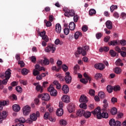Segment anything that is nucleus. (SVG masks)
<instances>
[{"instance_id":"1","label":"nucleus","mask_w":126,"mask_h":126,"mask_svg":"<svg viewBox=\"0 0 126 126\" xmlns=\"http://www.w3.org/2000/svg\"><path fill=\"white\" fill-rule=\"evenodd\" d=\"M77 51L75 52V55L77 58L79 57V55H82L84 56H86L87 52L89 51V46L86 45L82 47H78Z\"/></svg>"},{"instance_id":"2","label":"nucleus","mask_w":126,"mask_h":126,"mask_svg":"<svg viewBox=\"0 0 126 126\" xmlns=\"http://www.w3.org/2000/svg\"><path fill=\"white\" fill-rule=\"evenodd\" d=\"M40 117V112L39 111H36L35 113H33L30 115V118H28L26 120V123L28 124H32L33 122L37 121V119Z\"/></svg>"},{"instance_id":"3","label":"nucleus","mask_w":126,"mask_h":126,"mask_svg":"<svg viewBox=\"0 0 126 126\" xmlns=\"http://www.w3.org/2000/svg\"><path fill=\"white\" fill-rule=\"evenodd\" d=\"M11 76V70L8 68L6 71L5 72V74H0V77L1 78H6L7 79H9L10 77Z\"/></svg>"},{"instance_id":"4","label":"nucleus","mask_w":126,"mask_h":126,"mask_svg":"<svg viewBox=\"0 0 126 126\" xmlns=\"http://www.w3.org/2000/svg\"><path fill=\"white\" fill-rule=\"evenodd\" d=\"M64 15L67 17H72L75 15V12H74V10H69L67 9L65 10Z\"/></svg>"},{"instance_id":"5","label":"nucleus","mask_w":126,"mask_h":126,"mask_svg":"<svg viewBox=\"0 0 126 126\" xmlns=\"http://www.w3.org/2000/svg\"><path fill=\"white\" fill-rule=\"evenodd\" d=\"M47 90L50 93L51 96H57V90L54 88V85H51L49 88H48Z\"/></svg>"},{"instance_id":"6","label":"nucleus","mask_w":126,"mask_h":126,"mask_svg":"<svg viewBox=\"0 0 126 126\" xmlns=\"http://www.w3.org/2000/svg\"><path fill=\"white\" fill-rule=\"evenodd\" d=\"M30 112H31V107L29 106V105H26L23 108V113L24 116H27L30 114Z\"/></svg>"},{"instance_id":"7","label":"nucleus","mask_w":126,"mask_h":126,"mask_svg":"<svg viewBox=\"0 0 126 126\" xmlns=\"http://www.w3.org/2000/svg\"><path fill=\"white\" fill-rule=\"evenodd\" d=\"M45 52L49 53V52H52V53H55V51H56V48L55 47V45L53 44H50L47 47L45 48Z\"/></svg>"},{"instance_id":"8","label":"nucleus","mask_w":126,"mask_h":126,"mask_svg":"<svg viewBox=\"0 0 126 126\" xmlns=\"http://www.w3.org/2000/svg\"><path fill=\"white\" fill-rule=\"evenodd\" d=\"M92 114H93L94 116L96 115L97 119H101V110H100V107H97L94 111H92Z\"/></svg>"},{"instance_id":"9","label":"nucleus","mask_w":126,"mask_h":126,"mask_svg":"<svg viewBox=\"0 0 126 126\" xmlns=\"http://www.w3.org/2000/svg\"><path fill=\"white\" fill-rule=\"evenodd\" d=\"M84 76L85 77L86 79H81L80 81L82 82V83H83L84 84H86L87 82H88V80L90 82L92 80L91 77L87 75V74L86 73H85L84 74Z\"/></svg>"},{"instance_id":"10","label":"nucleus","mask_w":126,"mask_h":126,"mask_svg":"<svg viewBox=\"0 0 126 126\" xmlns=\"http://www.w3.org/2000/svg\"><path fill=\"white\" fill-rule=\"evenodd\" d=\"M65 81L66 83L69 84L71 82V76H70V73L67 71L65 73V76L64 77Z\"/></svg>"},{"instance_id":"11","label":"nucleus","mask_w":126,"mask_h":126,"mask_svg":"<svg viewBox=\"0 0 126 126\" xmlns=\"http://www.w3.org/2000/svg\"><path fill=\"white\" fill-rule=\"evenodd\" d=\"M94 67L96 69H99V70H103L105 68V64L104 63H96L94 64Z\"/></svg>"},{"instance_id":"12","label":"nucleus","mask_w":126,"mask_h":126,"mask_svg":"<svg viewBox=\"0 0 126 126\" xmlns=\"http://www.w3.org/2000/svg\"><path fill=\"white\" fill-rule=\"evenodd\" d=\"M62 100L64 103H69L70 102V97L69 96L65 94L62 96Z\"/></svg>"},{"instance_id":"13","label":"nucleus","mask_w":126,"mask_h":126,"mask_svg":"<svg viewBox=\"0 0 126 126\" xmlns=\"http://www.w3.org/2000/svg\"><path fill=\"white\" fill-rule=\"evenodd\" d=\"M67 110L69 113H72V112H74L75 110V108L74 107V104L70 103L67 106Z\"/></svg>"},{"instance_id":"14","label":"nucleus","mask_w":126,"mask_h":126,"mask_svg":"<svg viewBox=\"0 0 126 126\" xmlns=\"http://www.w3.org/2000/svg\"><path fill=\"white\" fill-rule=\"evenodd\" d=\"M62 68V63H59L56 66H53L52 67V69L55 71L59 72L60 69Z\"/></svg>"},{"instance_id":"15","label":"nucleus","mask_w":126,"mask_h":126,"mask_svg":"<svg viewBox=\"0 0 126 126\" xmlns=\"http://www.w3.org/2000/svg\"><path fill=\"white\" fill-rule=\"evenodd\" d=\"M105 26L107 28V29H109V30H111V29H112L113 28V23H112V21L108 20L106 22Z\"/></svg>"},{"instance_id":"16","label":"nucleus","mask_w":126,"mask_h":126,"mask_svg":"<svg viewBox=\"0 0 126 126\" xmlns=\"http://www.w3.org/2000/svg\"><path fill=\"white\" fill-rule=\"evenodd\" d=\"M34 69L38 70V71H41V70H43V71H46V69L45 68V67L40 66L39 64H35L34 65Z\"/></svg>"},{"instance_id":"17","label":"nucleus","mask_w":126,"mask_h":126,"mask_svg":"<svg viewBox=\"0 0 126 126\" xmlns=\"http://www.w3.org/2000/svg\"><path fill=\"white\" fill-rule=\"evenodd\" d=\"M79 102L80 103H87V102H88V100L85 95H82L80 96Z\"/></svg>"},{"instance_id":"18","label":"nucleus","mask_w":126,"mask_h":126,"mask_svg":"<svg viewBox=\"0 0 126 126\" xmlns=\"http://www.w3.org/2000/svg\"><path fill=\"white\" fill-rule=\"evenodd\" d=\"M62 90L64 94H67L69 92V88L66 85H63L62 87Z\"/></svg>"},{"instance_id":"19","label":"nucleus","mask_w":126,"mask_h":126,"mask_svg":"<svg viewBox=\"0 0 126 126\" xmlns=\"http://www.w3.org/2000/svg\"><path fill=\"white\" fill-rule=\"evenodd\" d=\"M55 31L58 34H60L61 32L62 31V27L61 26V24H57L55 26Z\"/></svg>"},{"instance_id":"20","label":"nucleus","mask_w":126,"mask_h":126,"mask_svg":"<svg viewBox=\"0 0 126 126\" xmlns=\"http://www.w3.org/2000/svg\"><path fill=\"white\" fill-rule=\"evenodd\" d=\"M42 100L43 101H49L50 100V95L48 94H42Z\"/></svg>"},{"instance_id":"21","label":"nucleus","mask_w":126,"mask_h":126,"mask_svg":"<svg viewBox=\"0 0 126 126\" xmlns=\"http://www.w3.org/2000/svg\"><path fill=\"white\" fill-rule=\"evenodd\" d=\"M56 115L58 117H62L63 115V108H59L56 111Z\"/></svg>"},{"instance_id":"22","label":"nucleus","mask_w":126,"mask_h":126,"mask_svg":"<svg viewBox=\"0 0 126 126\" xmlns=\"http://www.w3.org/2000/svg\"><path fill=\"white\" fill-rule=\"evenodd\" d=\"M15 59L18 61V63H24V62L21 60L20 54H16L15 56Z\"/></svg>"},{"instance_id":"23","label":"nucleus","mask_w":126,"mask_h":126,"mask_svg":"<svg viewBox=\"0 0 126 126\" xmlns=\"http://www.w3.org/2000/svg\"><path fill=\"white\" fill-rule=\"evenodd\" d=\"M13 110L14 112H19L20 111V106L18 104L13 105Z\"/></svg>"},{"instance_id":"24","label":"nucleus","mask_w":126,"mask_h":126,"mask_svg":"<svg viewBox=\"0 0 126 126\" xmlns=\"http://www.w3.org/2000/svg\"><path fill=\"white\" fill-rule=\"evenodd\" d=\"M75 23L74 22H70L69 24V28L70 30L73 31L75 29Z\"/></svg>"},{"instance_id":"25","label":"nucleus","mask_w":126,"mask_h":126,"mask_svg":"<svg viewBox=\"0 0 126 126\" xmlns=\"http://www.w3.org/2000/svg\"><path fill=\"white\" fill-rule=\"evenodd\" d=\"M16 122L18 123H20V124H24V123H26V120L23 117H21L19 118L18 119L16 120Z\"/></svg>"},{"instance_id":"26","label":"nucleus","mask_w":126,"mask_h":126,"mask_svg":"<svg viewBox=\"0 0 126 126\" xmlns=\"http://www.w3.org/2000/svg\"><path fill=\"white\" fill-rule=\"evenodd\" d=\"M82 36V33L80 32H76L74 34V38L76 40H77L79 37H81Z\"/></svg>"},{"instance_id":"27","label":"nucleus","mask_w":126,"mask_h":126,"mask_svg":"<svg viewBox=\"0 0 126 126\" xmlns=\"http://www.w3.org/2000/svg\"><path fill=\"white\" fill-rule=\"evenodd\" d=\"M84 113L85 111L84 110L81 109L77 112L76 115L79 117H82V116H84Z\"/></svg>"},{"instance_id":"28","label":"nucleus","mask_w":126,"mask_h":126,"mask_svg":"<svg viewBox=\"0 0 126 126\" xmlns=\"http://www.w3.org/2000/svg\"><path fill=\"white\" fill-rule=\"evenodd\" d=\"M110 113L111 115H113V116L115 115H117L118 113V110L116 107H113L111 109Z\"/></svg>"},{"instance_id":"29","label":"nucleus","mask_w":126,"mask_h":126,"mask_svg":"<svg viewBox=\"0 0 126 126\" xmlns=\"http://www.w3.org/2000/svg\"><path fill=\"white\" fill-rule=\"evenodd\" d=\"M114 71L117 74H120L122 72V69L119 67H116L114 68Z\"/></svg>"},{"instance_id":"30","label":"nucleus","mask_w":126,"mask_h":126,"mask_svg":"<svg viewBox=\"0 0 126 126\" xmlns=\"http://www.w3.org/2000/svg\"><path fill=\"white\" fill-rule=\"evenodd\" d=\"M109 50H110V48H109V47L105 46L103 48L100 47L99 48V52H100L101 53H102L103 51H104V52H108Z\"/></svg>"},{"instance_id":"31","label":"nucleus","mask_w":126,"mask_h":126,"mask_svg":"<svg viewBox=\"0 0 126 126\" xmlns=\"http://www.w3.org/2000/svg\"><path fill=\"white\" fill-rule=\"evenodd\" d=\"M109 54L112 58H115V57L118 55V53L115 52V51L113 50H110Z\"/></svg>"},{"instance_id":"32","label":"nucleus","mask_w":126,"mask_h":126,"mask_svg":"<svg viewBox=\"0 0 126 126\" xmlns=\"http://www.w3.org/2000/svg\"><path fill=\"white\" fill-rule=\"evenodd\" d=\"M84 116L86 119H88L91 117V112L89 111H86L84 113Z\"/></svg>"},{"instance_id":"33","label":"nucleus","mask_w":126,"mask_h":126,"mask_svg":"<svg viewBox=\"0 0 126 126\" xmlns=\"http://www.w3.org/2000/svg\"><path fill=\"white\" fill-rule=\"evenodd\" d=\"M117 44H118V41L116 40H112L108 42V45L109 46H116Z\"/></svg>"},{"instance_id":"34","label":"nucleus","mask_w":126,"mask_h":126,"mask_svg":"<svg viewBox=\"0 0 126 126\" xmlns=\"http://www.w3.org/2000/svg\"><path fill=\"white\" fill-rule=\"evenodd\" d=\"M0 106H7L8 105V101L6 100H1L0 101Z\"/></svg>"},{"instance_id":"35","label":"nucleus","mask_w":126,"mask_h":126,"mask_svg":"<svg viewBox=\"0 0 126 126\" xmlns=\"http://www.w3.org/2000/svg\"><path fill=\"white\" fill-rule=\"evenodd\" d=\"M21 72L23 75H27L29 73V71L26 68H23Z\"/></svg>"},{"instance_id":"36","label":"nucleus","mask_w":126,"mask_h":126,"mask_svg":"<svg viewBox=\"0 0 126 126\" xmlns=\"http://www.w3.org/2000/svg\"><path fill=\"white\" fill-rule=\"evenodd\" d=\"M35 90L36 91H39L40 93H42L43 92V88H42V86L40 85H38L36 86Z\"/></svg>"},{"instance_id":"37","label":"nucleus","mask_w":126,"mask_h":126,"mask_svg":"<svg viewBox=\"0 0 126 126\" xmlns=\"http://www.w3.org/2000/svg\"><path fill=\"white\" fill-rule=\"evenodd\" d=\"M101 118H104V119H108L109 118V114L107 113H102L100 114Z\"/></svg>"},{"instance_id":"38","label":"nucleus","mask_w":126,"mask_h":126,"mask_svg":"<svg viewBox=\"0 0 126 126\" xmlns=\"http://www.w3.org/2000/svg\"><path fill=\"white\" fill-rule=\"evenodd\" d=\"M32 74L34 76H37L40 74V71L36 70V69H34L32 71Z\"/></svg>"},{"instance_id":"39","label":"nucleus","mask_w":126,"mask_h":126,"mask_svg":"<svg viewBox=\"0 0 126 126\" xmlns=\"http://www.w3.org/2000/svg\"><path fill=\"white\" fill-rule=\"evenodd\" d=\"M61 67L63 69V71H67V70H68V67L65 65V64H63V65H62L61 64Z\"/></svg>"},{"instance_id":"40","label":"nucleus","mask_w":126,"mask_h":126,"mask_svg":"<svg viewBox=\"0 0 126 126\" xmlns=\"http://www.w3.org/2000/svg\"><path fill=\"white\" fill-rule=\"evenodd\" d=\"M40 63H50V60L49 59L45 58L44 60H40Z\"/></svg>"},{"instance_id":"41","label":"nucleus","mask_w":126,"mask_h":126,"mask_svg":"<svg viewBox=\"0 0 126 126\" xmlns=\"http://www.w3.org/2000/svg\"><path fill=\"white\" fill-rule=\"evenodd\" d=\"M60 124L61 126H66V125H67V122H66V120L62 119L60 121Z\"/></svg>"},{"instance_id":"42","label":"nucleus","mask_w":126,"mask_h":126,"mask_svg":"<svg viewBox=\"0 0 126 126\" xmlns=\"http://www.w3.org/2000/svg\"><path fill=\"white\" fill-rule=\"evenodd\" d=\"M107 90L109 93H112L113 92V90H114L113 87H112V86H107Z\"/></svg>"},{"instance_id":"43","label":"nucleus","mask_w":126,"mask_h":126,"mask_svg":"<svg viewBox=\"0 0 126 126\" xmlns=\"http://www.w3.org/2000/svg\"><path fill=\"white\" fill-rule=\"evenodd\" d=\"M116 121L115 119H112L109 121V125L111 126H116Z\"/></svg>"},{"instance_id":"44","label":"nucleus","mask_w":126,"mask_h":126,"mask_svg":"<svg viewBox=\"0 0 126 126\" xmlns=\"http://www.w3.org/2000/svg\"><path fill=\"white\" fill-rule=\"evenodd\" d=\"M30 61H31L32 63H36V58L35 56H32L29 58Z\"/></svg>"},{"instance_id":"45","label":"nucleus","mask_w":126,"mask_h":126,"mask_svg":"<svg viewBox=\"0 0 126 126\" xmlns=\"http://www.w3.org/2000/svg\"><path fill=\"white\" fill-rule=\"evenodd\" d=\"M115 9H118V6L117 5H112L111 6H110V11H111V12H114V10H115Z\"/></svg>"},{"instance_id":"46","label":"nucleus","mask_w":126,"mask_h":126,"mask_svg":"<svg viewBox=\"0 0 126 126\" xmlns=\"http://www.w3.org/2000/svg\"><path fill=\"white\" fill-rule=\"evenodd\" d=\"M44 23H45L46 27H50L52 26V23L50 21H47V20H44Z\"/></svg>"},{"instance_id":"47","label":"nucleus","mask_w":126,"mask_h":126,"mask_svg":"<svg viewBox=\"0 0 126 126\" xmlns=\"http://www.w3.org/2000/svg\"><path fill=\"white\" fill-rule=\"evenodd\" d=\"M98 96L99 97V98H101V99H104V98H105V94L104 93V92H100L98 93Z\"/></svg>"},{"instance_id":"48","label":"nucleus","mask_w":126,"mask_h":126,"mask_svg":"<svg viewBox=\"0 0 126 126\" xmlns=\"http://www.w3.org/2000/svg\"><path fill=\"white\" fill-rule=\"evenodd\" d=\"M6 112L3 111L2 113L0 112V117H1V118L5 119L6 118Z\"/></svg>"},{"instance_id":"49","label":"nucleus","mask_w":126,"mask_h":126,"mask_svg":"<svg viewBox=\"0 0 126 126\" xmlns=\"http://www.w3.org/2000/svg\"><path fill=\"white\" fill-rule=\"evenodd\" d=\"M102 76V74L100 73H97L94 75V77L95 79H99V78H101Z\"/></svg>"},{"instance_id":"50","label":"nucleus","mask_w":126,"mask_h":126,"mask_svg":"<svg viewBox=\"0 0 126 126\" xmlns=\"http://www.w3.org/2000/svg\"><path fill=\"white\" fill-rule=\"evenodd\" d=\"M80 108L86 110V109H87V105H86V104L85 103H81L80 104Z\"/></svg>"},{"instance_id":"51","label":"nucleus","mask_w":126,"mask_h":126,"mask_svg":"<svg viewBox=\"0 0 126 126\" xmlns=\"http://www.w3.org/2000/svg\"><path fill=\"white\" fill-rule=\"evenodd\" d=\"M90 15H93V14H96V10L94 9H91L89 12Z\"/></svg>"},{"instance_id":"52","label":"nucleus","mask_w":126,"mask_h":126,"mask_svg":"<svg viewBox=\"0 0 126 126\" xmlns=\"http://www.w3.org/2000/svg\"><path fill=\"white\" fill-rule=\"evenodd\" d=\"M119 43L121 46L126 45V40L125 39H122L119 41Z\"/></svg>"},{"instance_id":"53","label":"nucleus","mask_w":126,"mask_h":126,"mask_svg":"<svg viewBox=\"0 0 126 126\" xmlns=\"http://www.w3.org/2000/svg\"><path fill=\"white\" fill-rule=\"evenodd\" d=\"M63 32L65 35H68L69 33V29H68L67 28H66L64 29Z\"/></svg>"},{"instance_id":"54","label":"nucleus","mask_w":126,"mask_h":126,"mask_svg":"<svg viewBox=\"0 0 126 126\" xmlns=\"http://www.w3.org/2000/svg\"><path fill=\"white\" fill-rule=\"evenodd\" d=\"M82 30L83 32H86L88 30V27L86 25H84L82 28Z\"/></svg>"},{"instance_id":"55","label":"nucleus","mask_w":126,"mask_h":126,"mask_svg":"<svg viewBox=\"0 0 126 126\" xmlns=\"http://www.w3.org/2000/svg\"><path fill=\"white\" fill-rule=\"evenodd\" d=\"M103 107L104 108H106L108 107L109 104L108 103V101L106 99H104L103 100Z\"/></svg>"},{"instance_id":"56","label":"nucleus","mask_w":126,"mask_h":126,"mask_svg":"<svg viewBox=\"0 0 126 126\" xmlns=\"http://www.w3.org/2000/svg\"><path fill=\"white\" fill-rule=\"evenodd\" d=\"M8 79H7L5 78V79L1 81V83H2L4 85H6V84H7V82H8Z\"/></svg>"},{"instance_id":"57","label":"nucleus","mask_w":126,"mask_h":126,"mask_svg":"<svg viewBox=\"0 0 126 126\" xmlns=\"http://www.w3.org/2000/svg\"><path fill=\"white\" fill-rule=\"evenodd\" d=\"M120 89L121 88L119 86H113V90L114 91H119Z\"/></svg>"},{"instance_id":"58","label":"nucleus","mask_w":126,"mask_h":126,"mask_svg":"<svg viewBox=\"0 0 126 126\" xmlns=\"http://www.w3.org/2000/svg\"><path fill=\"white\" fill-rule=\"evenodd\" d=\"M16 90L17 92L21 93L22 92V88L20 86L16 87Z\"/></svg>"},{"instance_id":"59","label":"nucleus","mask_w":126,"mask_h":126,"mask_svg":"<svg viewBox=\"0 0 126 126\" xmlns=\"http://www.w3.org/2000/svg\"><path fill=\"white\" fill-rule=\"evenodd\" d=\"M117 102H118V99L117 98L113 97L111 98V103H113V104H115Z\"/></svg>"},{"instance_id":"60","label":"nucleus","mask_w":126,"mask_h":126,"mask_svg":"<svg viewBox=\"0 0 126 126\" xmlns=\"http://www.w3.org/2000/svg\"><path fill=\"white\" fill-rule=\"evenodd\" d=\"M56 77H58L61 80V81H63V77L61 75L57 74L56 75Z\"/></svg>"},{"instance_id":"61","label":"nucleus","mask_w":126,"mask_h":126,"mask_svg":"<svg viewBox=\"0 0 126 126\" xmlns=\"http://www.w3.org/2000/svg\"><path fill=\"white\" fill-rule=\"evenodd\" d=\"M73 16H74L73 19H74V22H77V21H78V18H79V17L77 15H75Z\"/></svg>"},{"instance_id":"62","label":"nucleus","mask_w":126,"mask_h":126,"mask_svg":"<svg viewBox=\"0 0 126 126\" xmlns=\"http://www.w3.org/2000/svg\"><path fill=\"white\" fill-rule=\"evenodd\" d=\"M113 16L115 18H119L120 17V14H119V13L117 12H115L113 14Z\"/></svg>"},{"instance_id":"63","label":"nucleus","mask_w":126,"mask_h":126,"mask_svg":"<svg viewBox=\"0 0 126 126\" xmlns=\"http://www.w3.org/2000/svg\"><path fill=\"white\" fill-rule=\"evenodd\" d=\"M102 36H103V34H102V33H101L100 32H98L96 34V37L97 39H100V38H101V37H102Z\"/></svg>"},{"instance_id":"64","label":"nucleus","mask_w":126,"mask_h":126,"mask_svg":"<svg viewBox=\"0 0 126 126\" xmlns=\"http://www.w3.org/2000/svg\"><path fill=\"white\" fill-rule=\"evenodd\" d=\"M120 53H121V55L122 56V57H123V58H126V51H121Z\"/></svg>"}]
</instances>
